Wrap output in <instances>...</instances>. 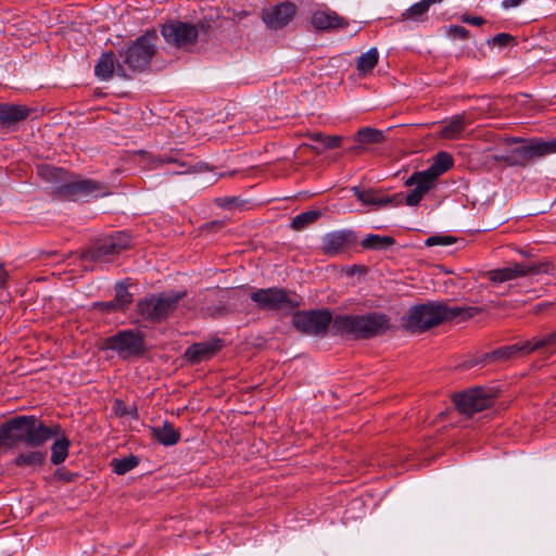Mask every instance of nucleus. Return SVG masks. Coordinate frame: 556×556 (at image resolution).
Segmentation results:
<instances>
[{"instance_id": "obj_1", "label": "nucleus", "mask_w": 556, "mask_h": 556, "mask_svg": "<svg viewBox=\"0 0 556 556\" xmlns=\"http://www.w3.org/2000/svg\"><path fill=\"white\" fill-rule=\"evenodd\" d=\"M481 312L476 306H448L444 302H428L410 307L402 317V326L412 332H425L447 320H466Z\"/></svg>"}, {"instance_id": "obj_2", "label": "nucleus", "mask_w": 556, "mask_h": 556, "mask_svg": "<svg viewBox=\"0 0 556 556\" xmlns=\"http://www.w3.org/2000/svg\"><path fill=\"white\" fill-rule=\"evenodd\" d=\"M60 426H46L35 416H17L0 426V448L10 450L18 443L38 447L56 437Z\"/></svg>"}, {"instance_id": "obj_3", "label": "nucleus", "mask_w": 556, "mask_h": 556, "mask_svg": "<svg viewBox=\"0 0 556 556\" xmlns=\"http://www.w3.org/2000/svg\"><path fill=\"white\" fill-rule=\"evenodd\" d=\"M390 319L384 314L338 315L333 319L332 330L338 334L354 338H369L383 333L390 327Z\"/></svg>"}, {"instance_id": "obj_4", "label": "nucleus", "mask_w": 556, "mask_h": 556, "mask_svg": "<svg viewBox=\"0 0 556 556\" xmlns=\"http://www.w3.org/2000/svg\"><path fill=\"white\" fill-rule=\"evenodd\" d=\"M156 40L155 31H147L137 38L125 51L119 52L124 66L132 73L147 70L156 52Z\"/></svg>"}, {"instance_id": "obj_5", "label": "nucleus", "mask_w": 556, "mask_h": 556, "mask_svg": "<svg viewBox=\"0 0 556 556\" xmlns=\"http://www.w3.org/2000/svg\"><path fill=\"white\" fill-rule=\"evenodd\" d=\"M185 295V291L151 294L138 302V311L143 319L157 323L167 318Z\"/></svg>"}, {"instance_id": "obj_6", "label": "nucleus", "mask_w": 556, "mask_h": 556, "mask_svg": "<svg viewBox=\"0 0 556 556\" xmlns=\"http://www.w3.org/2000/svg\"><path fill=\"white\" fill-rule=\"evenodd\" d=\"M211 29L208 21H200L191 24L182 21H169L162 27L165 41L177 48H188L195 43L198 37L207 34Z\"/></svg>"}, {"instance_id": "obj_7", "label": "nucleus", "mask_w": 556, "mask_h": 556, "mask_svg": "<svg viewBox=\"0 0 556 556\" xmlns=\"http://www.w3.org/2000/svg\"><path fill=\"white\" fill-rule=\"evenodd\" d=\"M130 245V236L126 232L119 231L98 241L88 250L84 251L80 257L83 261L109 264L112 263L123 251L129 249Z\"/></svg>"}, {"instance_id": "obj_8", "label": "nucleus", "mask_w": 556, "mask_h": 556, "mask_svg": "<svg viewBox=\"0 0 556 556\" xmlns=\"http://www.w3.org/2000/svg\"><path fill=\"white\" fill-rule=\"evenodd\" d=\"M101 349L115 352L122 359H129L142 356L146 344L139 332L127 329L103 339Z\"/></svg>"}, {"instance_id": "obj_9", "label": "nucleus", "mask_w": 556, "mask_h": 556, "mask_svg": "<svg viewBox=\"0 0 556 556\" xmlns=\"http://www.w3.org/2000/svg\"><path fill=\"white\" fill-rule=\"evenodd\" d=\"M333 319L327 309L302 311L293 314L292 325L304 334L324 336L332 327Z\"/></svg>"}, {"instance_id": "obj_10", "label": "nucleus", "mask_w": 556, "mask_h": 556, "mask_svg": "<svg viewBox=\"0 0 556 556\" xmlns=\"http://www.w3.org/2000/svg\"><path fill=\"white\" fill-rule=\"evenodd\" d=\"M55 193L65 200L78 201L108 194L104 185L83 178H73L56 187Z\"/></svg>"}, {"instance_id": "obj_11", "label": "nucleus", "mask_w": 556, "mask_h": 556, "mask_svg": "<svg viewBox=\"0 0 556 556\" xmlns=\"http://www.w3.org/2000/svg\"><path fill=\"white\" fill-rule=\"evenodd\" d=\"M457 409L467 416L489 408L493 403V395L484 388L466 390L453 396Z\"/></svg>"}, {"instance_id": "obj_12", "label": "nucleus", "mask_w": 556, "mask_h": 556, "mask_svg": "<svg viewBox=\"0 0 556 556\" xmlns=\"http://www.w3.org/2000/svg\"><path fill=\"white\" fill-rule=\"evenodd\" d=\"M251 300L260 309L277 311L293 307L294 303L282 288L257 289L251 293Z\"/></svg>"}, {"instance_id": "obj_13", "label": "nucleus", "mask_w": 556, "mask_h": 556, "mask_svg": "<svg viewBox=\"0 0 556 556\" xmlns=\"http://www.w3.org/2000/svg\"><path fill=\"white\" fill-rule=\"evenodd\" d=\"M296 11L293 2L286 1L264 9L262 20L269 29L279 30L293 21Z\"/></svg>"}, {"instance_id": "obj_14", "label": "nucleus", "mask_w": 556, "mask_h": 556, "mask_svg": "<svg viewBox=\"0 0 556 556\" xmlns=\"http://www.w3.org/2000/svg\"><path fill=\"white\" fill-rule=\"evenodd\" d=\"M405 186L414 188L407 194L404 192L397 193L403 197L401 199V204L405 203L408 206H416L420 203L425 194L434 188L435 182L420 170L413 173L412 176L405 181Z\"/></svg>"}, {"instance_id": "obj_15", "label": "nucleus", "mask_w": 556, "mask_h": 556, "mask_svg": "<svg viewBox=\"0 0 556 556\" xmlns=\"http://www.w3.org/2000/svg\"><path fill=\"white\" fill-rule=\"evenodd\" d=\"M153 162L155 163V166L164 164L177 165L178 169L174 170L173 174L180 175L201 170L200 163H194L191 156L185 153L181 149H170L169 151L156 156Z\"/></svg>"}, {"instance_id": "obj_16", "label": "nucleus", "mask_w": 556, "mask_h": 556, "mask_svg": "<svg viewBox=\"0 0 556 556\" xmlns=\"http://www.w3.org/2000/svg\"><path fill=\"white\" fill-rule=\"evenodd\" d=\"M552 153H556V138L547 141L533 140L523 142L513 150L516 161H529Z\"/></svg>"}, {"instance_id": "obj_17", "label": "nucleus", "mask_w": 556, "mask_h": 556, "mask_svg": "<svg viewBox=\"0 0 556 556\" xmlns=\"http://www.w3.org/2000/svg\"><path fill=\"white\" fill-rule=\"evenodd\" d=\"M545 265H527V264H515L511 267H504L493 269L488 273L489 279L493 282H505L519 277H525L530 274H539L545 271Z\"/></svg>"}, {"instance_id": "obj_18", "label": "nucleus", "mask_w": 556, "mask_h": 556, "mask_svg": "<svg viewBox=\"0 0 556 556\" xmlns=\"http://www.w3.org/2000/svg\"><path fill=\"white\" fill-rule=\"evenodd\" d=\"M356 236L351 230H338L323 238V250L328 255H337L354 244Z\"/></svg>"}, {"instance_id": "obj_19", "label": "nucleus", "mask_w": 556, "mask_h": 556, "mask_svg": "<svg viewBox=\"0 0 556 556\" xmlns=\"http://www.w3.org/2000/svg\"><path fill=\"white\" fill-rule=\"evenodd\" d=\"M94 74L101 80H109L113 74L119 77L128 78L127 70L122 63L115 62V55L113 52H104L101 54L99 61L94 66Z\"/></svg>"}, {"instance_id": "obj_20", "label": "nucleus", "mask_w": 556, "mask_h": 556, "mask_svg": "<svg viewBox=\"0 0 556 556\" xmlns=\"http://www.w3.org/2000/svg\"><path fill=\"white\" fill-rule=\"evenodd\" d=\"M222 346V340L219 339L193 343L186 350L185 357L191 364H199L212 358Z\"/></svg>"}, {"instance_id": "obj_21", "label": "nucleus", "mask_w": 556, "mask_h": 556, "mask_svg": "<svg viewBox=\"0 0 556 556\" xmlns=\"http://www.w3.org/2000/svg\"><path fill=\"white\" fill-rule=\"evenodd\" d=\"M352 191L364 205H372L377 208L384 206H399L401 205V194L383 195L375 190H362L358 187H353Z\"/></svg>"}, {"instance_id": "obj_22", "label": "nucleus", "mask_w": 556, "mask_h": 556, "mask_svg": "<svg viewBox=\"0 0 556 556\" xmlns=\"http://www.w3.org/2000/svg\"><path fill=\"white\" fill-rule=\"evenodd\" d=\"M311 23L316 30H330L346 25V22L332 11H316Z\"/></svg>"}, {"instance_id": "obj_23", "label": "nucleus", "mask_w": 556, "mask_h": 556, "mask_svg": "<svg viewBox=\"0 0 556 556\" xmlns=\"http://www.w3.org/2000/svg\"><path fill=\"white\" fill-rule=\"evenodd\" d=\"M29 114V110L18 104H0V121L2 124L11 125L25 119Z\"/></svg>"}, {"instance_id": "obj_24", "label": "nucleus", "mask_w": 556, "mask_h": 556, "mask_svg": "<svg viewBox=\"0 0 556 556\" xmlns=\"http://www.w3.org/2000/svg\"><path fill=\"white\" fill-rule=\"evenodd\" d=\"M453 165V157L447 152H439L433 163L425 170V173L430 179L437 182L438 178L447 172Z\"/></svg>"}, {"instance_id": "obj_25", "label": "nucleus", "mask_w": 556, "mask_h": 556, "mask_svg": "<svg viewBox=\"0 0 556 556\" xmlns=\"http://www.w3.org/2000/svg\"><path fill=\"white\" fill-rule=\"evenodd\" d=\"M469 124L470 121L466 118L465 114L455 115L442 126L440 135L445 139H456Z\"/></svg>"}, {"instance_id": "obj_26", "label": "nucleus", "mask_w": 556, "mask_h": 556, "mask_svg": "<svg viewBox=\"0 0 556 556\" xmlns=\"http://www.w3.org/2000/svg\"><path fill=\"white\" fill-rule=\"evenodd\" d=\"M151 431L152 435L163 445H174L180 440L179 432L167 421L162 426L152 427Z\"/></svg>"}, {"instance_id": "obj_27", "label": "nucleus", "mask_w": 556, "mask_h": 556, "mask_svg": "<svg viewBox=\"0 0 556 556\" xmlns=\"http://www.w3.org/2000/svg\"><path fill=\"white\" fill-rule=\"evenodd\" d=\"M384 135L381 130L365 127L359 129L355 135V141L358 146L355 149H365L367 146L383 141Z\"/></svg>"}, {"instance_id": "obj_28", "label": "nucleus", "mask_w": 556, "mask_h": 556, "mask_svg": "<svg viewBox=\"0 0 556 556\" xmlns=\"http://www.w3.org/2000/svg\"><path fill=\"white\" fill-rule=\"evenodd\" d=\"M526 348L532 352L545 350L553 353L556 350V330L526 341Z\"/></svg>"}, {"instance_id": "obj_29", "label": "nucleus", "mask_w": 556, "mask_h": 556, "mask_svg": "<svg viewBox=\"0 0 556 556\" xmlns=\"http://www.w3.org/2000/svg\"><path fill=\"white\" fill-rule=\"evenodd\" d=\"M47 457V452L45 451H28L17 455L14 459V464L17 467L24 466H41Z\"/></svg>"}, {"instance_id": "obj_30", "label": "nucleus", "mask_w": 556, "mask_h": 556, "mask_svg": "<svg viewBox=\"0 0 556 556\" xmlns=\"http://www.w3.org/2000/svg\"><path fill=\"white\" fill-rule=\"evenodd\" d=\"M70 446L71 442L67 438L56 439L51 446V463L53 465L62 464L68 455Z\"/></svg>"}, {"instance_id": "obj_31", "label": "nucleus", "mask_w": 556, "mask_h": 556, "mask_svg": "<svg viewBox=\"0 0 556 556\" xmlns=\"http://www.w3.org/2000/svg\"><path fill=\"white\" fill-rule=\"evenodd\" d=\"M379 59V53L376 48L369 49L367 52L361 54L357 59V70L362 74H367L372 71V68L377 65Z\"/></svg>"}, {"instance_id": "obj_32", "label": "nucleus", "mask_w": 556, "mask_h": 556, "mask_svg": "<svg viewBox=\"0 0 556 556\" xmlns=\"http://www.w3.org/2000/svg\"><path fill=\"white\" fill-rule=\"evenodd\" d=\"M395 240L389 236L369 235L363 241L365 249L384 250L394 244Z\"/></svg>"}, {"instance_id": "obj_33", "label": "nucleus", "mask_w": 556, "mask_h": 556, "mask_svg": "<svg viewBox=\"0 0 556 556\" xmlns=\"http://www.w3.org/2000/svg\"><path fill=\"white\" fill-rule=\"evenodd\" d=\"M532 353V351H528L526 348V342L520 344H513L509 346L501 348L496 351H494L491 355V357L500 358V359H508L510 357L517 356V355H527Z\"/></svg>"}, {"instance_id": "obj_34", "label": "nucleus", "mask_w": 556, "mask_h": 556, "mask_svg": "<svg viewBox=\"0 0 556 556\" xmlns=\"http://www.w3.org/2000/svg\"><path fill=\"white\" fill-rule=\"evenodd\" d=\"M320 211H306L292 218L291 227L294 230H302L320 217Z\"/></svg>"}, {"instance_id": "obj_35", "label": "nucleus", "mask_w": 556, "mask_h": 556, "mask_svg": "<svg viewBox=\"0 0 556 556\" xmlns=\"http://www.w3.org/2000/svg\"><path fill=\"white\" fill-rule=\"evenodd\" d=\"M431 5L426 1L421 0L413 4L403 14V20L422 21Z\"/></svg>"}, {"instance_id": "obj_36", "label": "nucleus", "mask_w": 556, "mask_h": 556, "mask_svg": "<svg viewBox=\"0 0 556 556\" xmlns=\"http://www.w3.org/2000/svg\"><path fill=\"white\" fill-rule=\"evenodd\" d=\"M139 460L136 456H128L125 458H114L111 462L113 470L117 475H125L138 465Z\"/></svg>"}, {"instance_id": "obj_37", "label": "nucleus", "mask_w": 556, "mask_h": 556, "mask_svg": "<svg viewBox=\"0 0 556 556\" xmlns=\"http://www.w3.org/2000/svg\"><path fill=\"white\" fill-rule=\"evenodd\" d=\"M115 302L119 307L125 311L132 301V295L128 292V289L123 283H117L115 287Z\"/></svg>"}, {"instance_id": "obj_38", "label": "nucleus", "mask_w": 556, "mask_h": 556, "mask_svg": "<svg viewBox=\"0 0 556 556\" xmlns=\"http://www.w3.org/2000/svg\"><path fill=\"white\" fill-rule=\"evenodd\" d=\"M217 299H218V304L206 305L205 307H203V311L205 312L206 315L212 316V317H219V316H224L228 313V307H227V304H226V301L224 300V298L217 296Z\"/></svg>"}, {"instance_id": "obj_39", "label": "nucleus", "mask_w": 556, "mask_h": 556, "mask_svg": "<svg viewBox=\"0 0 556 556\" xmlns=\"http://www.w3.org/2000/svg\"><path fill=\"white\" fill-rule=\"evenodd\" d=\"M456 242V238L452 236H431L427 238L425 244L427 247L451 245Z\"/></svg>"}, {"instance_id": "obj_40", "label": "nucleus", "mask_w": 556, "mask_h": 556, "mask_svg": "<svg viewBox=\"0 0 556 556\" xmlns=\"http://www.w3.org/2000/svg\"><path fill=\"white\" fill-rule=\"evenodd\" d=\"M513 40L514 37L511 35L506 33H500L495 35L492 39L488 40V43L492 46L505 47Z\"/></svg>"}, {"instance_id": "obj_41", "label": "nucleus", "mask_w": 556, "mask_h": 556, "mask_svg": "<svg viewBox=\"0 0 556 556\" xmlns=\"http://www.w3.org/2000/svg\"><path fill=\"white\" fill-rule=\"evenodd\" d=\"M447 35L451 36L452 38L454 39H466L468 38V30L463 27V26H458V25H451L448 26L447 28Z\"/></svg>"}, {"instance_id": "obj_42", "label": "nucleus", "mask_w": 556, "mask_h": 556, "mask_svg": "<svg viewBox=\"0 0 556 556\" xmlns=\"http://www.w3.org/2000/svg\"><path fill=\"white\" fill-rule=\"evenodd\" d=\"M94 307L99 308L103 313H111V312H116V311H123L119 307V305H117V303L115 302L114 299L112 301H108V302L94 303Z\"/></svg>"}, {"instance_id": "obj_43", "label": "nucleus", "mask_w": 556, "mask_h": 556, "mask_svg": "<svg viewBox=\"0 0 556 556\" xmlns=\"http://www.w3.org/2000/svg\"><path fill=\"white\" fill-rule=\"evenodd\" d=\"M343 138L341 136H324L323 148L334 149L341 146Z\"/></svg>"}, {"instance_id": "obj_44", "label": "nucleus", "mask_w": 556, "mask_h": 556, "mask_svg": "<svg viewBox=\"0 0 556 556\" xmlns=\"http://www.w3.org/2000/svg\"><path fill=\"white\" fill-rule=\"evenodd\" d=\"M459 18L463 23H467L475 26H481L485 23V20L481 16H470L463 14Z\"/></svg>"}, {"instance_id": "obj_45", "label": "nucleus", "mask_w": 556, "mask_h": 556, "mask_svg": "<svg viewBox=\"0 0 556 556\" xmlns=\"http://www.w3.org/2000/svg\"><path fill=\"white\" fill-rule=\"evenodd\" d=\"M215 202L218 206L228 208V207H231L232 205L237 204L238 198H233V197L217 198L215 200Z\"/></svg>"}, {"instance_id": "obj_46", "label": "nucleus", "mask_w": 556, "mask_h": 556, "mask_svg": "<svg viewBox=\"0 0 556 556\" xmlns=\"http://www.w3.org/2000/svg\"><path fill=\"white\" fill-rule=\"evenodd\" d=\"M223 226H224L223 220H213L211 223H207L205 225V228L211 231H216V230L220 229Z\"/></svg>"}, {"instance_id": "obj_47", "label": "nucleus", "mask_w": 556, "mask_h": 556, "mask_svg": "<svg viewBox=\"0 0 556 556\" xmlns=\"http://www.w3.org/2000/svg\"><path fill=\"white\" fill-rule=\"evenodd\" d=\"M40 174L41 175H49L51 177H58L61 174V170L58 169V168L47 167V168H41Z\"/></svg>"}, {"instance_id": "obj_48", "label": "nucleus", "mask_w": 556, "mask_h": 556, "mask_svg": "<svg viewBox=\"0 0 556 556\" xmlns=\"http://www.w3.org/2000/svg\"><path fill=\"white\" fill-rule=\"evenodd\" d=\"M525 0H504L502 7L504 9L515 8L521 4Z\"/></svg>"}, {"instance_id": "obj_49", "label": "nucleus", "mask_w": 556, "mask_h": 556, "mask_svg": "<svg viewBox=\"0 0 556 556\" xmlns=\"http://www.w3.org/2000/svg\"><path fill=\"white\" fill-rule=\"evenodd\" d=\"M308 138L313 141L323 143L324 135L321 132H311L308 134Z\"/></svg>"}, {"instance_id": "obj_50", "label": "nucleus", "mask_w": 556, "mask_h": 556, "mask_svg": "<svg viewBox=\"0 0 556 556\" xmlns=\"http://www.w3.org/2000/svg\"><path fill=\"white\" fill-rule=\"evenodd\" d=\"M430 5L434 4V3H440L442 2L443 0H426Z\"/></svg>"}, {"instance_id": "obj_51", "label": "nucleus", "mask_w": 556, "mask_h": 556, "mask_svg": "<svg viewBox=\"0 0 556 556\" xmlns=\"http://www.w3.org/2000/svg\"><path fill=\"white\" fill-rule=\"evenodd\" d=\"M115 405H116L117 409H119V407L123 405V403H122V401H116Z\"/></svg>"}, {"instance_id": "obj_52", "label": "nucleus", "mask_w": 556, "mask_h": 556, "mask_svg": "<svg viewBox=\"0 0 556 556\" xmlns=\"http://www.w3.org/2000/svg\"><path fill=\"white\" fill-rule=\"evenodd\" d=\"M118 412H121V414H127V410L124 409V407H119V409H117Z\"/></svg>"}, {"instance_id": "obj_53", "label": "nucleus", "mask_w": 556, "mask_h": 556, "mask_svg": "<svg viewBox=\"0 0 556 556\" xmlns=\"http://www.w3.org/2000/svg\"><path fill=\"white\" fill-rule=\"evenodd\" d=\"M2 273L5 274L4 270H3V266L1 265L0 266V275H2Z\"/></svg>"}, {"instance_id": "obj_54", "label": "nucleus", "mask_w": 556, "mask_h": 556, "mask_svg": "<svg viewBox=\"0 0 556 556\" xmlns=\"http://www.w3.org/2000/svg\"><path fill=\"white\" fill-rule=\"evenodd\" d=\"M317 153H320L321 151L318 148H313Z\"/></svg>"}, {"instance_id": "obj_55", "label": "nucleus", "mask_w": 556, "mask_h": 556, "mask_svg": "<svg viewBox=\"0 0 556 556\" xmlns=\"http://www.w3.org/2000/svg\"><path fill=\"white\" fill-rule=\"evenodd\" d=\"M495 159H496V160H504V157H503V156H496Z\"/></svg>"}]
</instances>
